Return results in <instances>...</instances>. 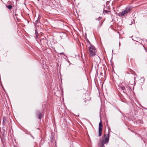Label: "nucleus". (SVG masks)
Listing matches in <instances>:
<instances>
[{"label":"nucleus","instance_id":"3","mask_svg":"<svg viewBox=\"0 0 147 147\" xmlns=\"http://www.w3.org/2000/svg\"><path fill=\"white\" fill-rule=\"evenodd\" d=\"M99 136H101L102 130V121H101L99 123Z\"/></svg>","mask_w":147,"mask_h":147},{"label":"nucleus","instance_id":"4","mask_svg":"<svg viewBox=\"0 0 147 147\" xmlns=\"http://www.w3.org/2000/svg\"><path fill=\"white\" fill-rule=\"evenodd\" d=\"M37 115L38 116V118L40 119H41L42 117V114L38 112L37 113Z\"/></svg>","mask_w":147,"mask_h":147},{"label":"nucleus","instance_id":"14","mask_svg":"<svg viewBox=\"0 0 147 147\" xmlns=\"http://www.w3.org/2000/svg\"><path fill=\"white\" fill-rule=\"evenodd\" d=\"M120 42H119V47L120 46Z\"/></svg>","mask_w":147,"mask_h":147},{"label":"nucleus","instance_id":"7","mask_svg":"<svg viewBox=\"0 0 147 147\" xmlns=\"http://www.w3.org/2000/svg\"><path fill=\"white\" fill-rule=\"evenodd\" d=\"M127 13L126 12V11L125 10L121 12V15L122 16H123Z\"/></svg>","mask_w":147,"mask_h":147},{"label":"nucleus","instance_id":"1","mask_svg":"<svg viewBox=\"0 0 147 147\" xmlns=\"http://www.w3.org/2000/svg\"><path fill=\"white\" fill-rule=\"evenodd\" d=\"M110 128L109 127L108 134L107 135L105 139H102V140H100V141L99 144V145L98 147H105L104 144H107L108 142L109 138V134L110 132L109 131H110Z\"/></svg>","mask_w":147,"mask_h":147},{"label":"nucleus","instance_id":"5","mask_svg":"<svg viewBox=\"0 0 147 147\" xmlns=\"http://www.w3.org/2000/svg\"><path fill=\"white\" fill-rule=\"evenodd\" d=\"M131 9V8L130 7H127L126 8L125 10L126 11V12L127 13L130 11Z\"/></svg>","mask_w":147,"mask_h":147},{"label":"nucleus","instance_id":"6","mask_svg":"<svg viewBox=\"0 0 147 147\" xmlns=\"http://www.w3.org/2000/svg\"><path fill=\"white\" fill-rule=\"evenodd\" d=\"M119 88L123 90H125V86L123 85H120L119 86Z\"/></svg>","mask_w":147,"mask_h":147},{"label":"nucleus","instance_id":"13","mask_svg":"<svg viewBox=\"0 0 147 147\" xmlns=\"http://www.w3.org/2000/svg\"><path fill=\"white\" fill-rule=\"evenodd\" d=\"M60 54H63V55H64V53H60Z\"/></svg>","mask_w":147,"mask_h":147},{"label":"nucleus","instance_id":"9","mask_svg":"<svg viewBox=\"0 0 147 147\" xmlns=\"http://www.w3.org/2000/svg\"><path fill=\"white\" fill-rule=\"evenodd\" d=\"M110 12V11H109L107 10H104V11L103 13H108L109 14V13Z\"/></svg>","mask_w":147,"mask_h":147},{"label":"nucleus","instance_id":"15","mask_svg":"<svg viewBox=\"0 0 147 147\" xmlns=\"http://www.w3.org/2000/svg\"><path fill=\"white\" fill-rule=\"evenodd\" d=\"M105 136H106V135H105V136H104V137H105Z\"/></svg>","mask_w":147,"mask_h":147},{"label":"nucleus","instance_id":"2","mask_svg":"<svg viewBox=\"0 0 147 147\" xmlns=\"http://www.w3.org/2000/svg\"><path fill=\"white\" fill-rule=\"evenodd\" d=\"M88 47L90 52V56L93 57L96 55V50L95 47L93 45H90L89 46L88 45Z\"/></svg>","mask_w":147,"mask_h":147},{"label":"nucleus","instance_id":"16","mask_svg":"<svg viewBox=\"0 0 147 147\" xmlns=\"http://www.w3.org/2000/svg\"><path fill=\"white\" fill-rule=\"evenodd\" d=\"M3 119H4V118H3ZM3 121L4 122V120H3Z\"/></svg>","mask_w":147,"mask_h":147},{"label":"nucleus","instance_id":"12","mask_svg":"<svg viewBox=\"0 0 147 147\" xmlns=\"http://www.w3.org/2000/svg\"><path fill=\"white\" fill-rule=\"evenodd\" d=\"M101 19V18L100 17H99V18H98V20H100Z\"/></svg>","mask_w":147,"mask_h":147},{"label":"nucleus","instance_id":"10","mask_svg":"<svg viewBox=\"0 0 147 147\" xmlns=\"http://www.w3.org/2000/svg\"><path fill=\"white\" fill-rule=\"evenodd\" d=\"M12 7V6L11 5H9L8 6L7 8L9 9H11Z\"/></svg>","mask_w":147,"mask_h":147},{"label":"nucleus","instance_id":"8","mask_svg":"<svg viewBox=\"0 0 147 147\" xmlns=\"http://www.w3.org/2000/svg\"><path fill=\"white\" fill-rule=\"evenodd\" d=\"M88 45L89 46H90V45H92L91 43H90V41L88 40L87 41V46L88 47Z\"/></svg>","mask_w":147,"mask_h":147},{"label":"nucleus","instance_id":"11","mask_svg":"<svg viewBox=\"0 0 147 147\" xmlns=\"http://www.w3.org/2000/svg\"><path fill=\"white\" fill-rule=\"evenodd\" d=\"M28 134H29V135H30V136L33 139H34V137L32 136V135L30 133H29Z\"/></svg>","mask_w":147,"mask_h":147}]
</instances>
